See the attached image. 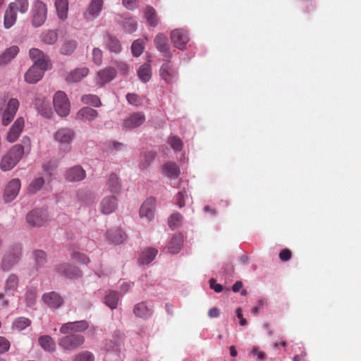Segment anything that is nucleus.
Segmentation results:
<instances>
[{"label":"nucleus","instance_id":"nucleus-23","mask_svg":"<svg viewBox=\"0 0 361 361\" xmlns=\"http://www.w3.org/2000/svg\"><path fill=\"white\" fill-rule=\"evenodd\" d=\"M34 105L43 117L50 118L51 116L52 111L49 103L44 97H36Z\"/></svg>","mask_w":361,"mask_h":361},{"label":"nucleus","instance_id":"nucleus-24","mask_svg":"<svg viewBox=\"0 0 361 361\" xmlns=\"http://www.w3.org/2000/svg\"><path fill=\"white\" fill-rule=\"evenodd\" d=\"M102 7L103 6L100 5L90 2L86 11L84 12L83 16L85 19L87 21H92L97 18L99 16L102 10Z\"/></svg>","mask_w":361,"mask_h":361},{"label":"nucleus","instance_id":"nucleus-41","mask_svg":"<svg viewBox=\"0 0 361 361\" xmlns=\"http://www.w3.org/2000/svg\"><path fill=\"white\" fill-rule=\"evenodd\" d=\"M145 18L152 27H156L158 25L159 20L157 15V12L154 8L152 6H147L145 12Z\"/></svg>","mask_w":361,"mask_h":361},{"label":"nucleus","instance_id":"nucleus-43","mask_svg":"<svg viewBox=\"0 0 361 361\" xmlns=\"http://www.w3.org/2000/svg\"><path fill=\"white\" fill-rule=\"evenodd\" d=\"M81 101L85 104H89L94 107H99L102 106L100 99L94 94H85L81 97Z\"/></svg>","mask_w":361,"mask_h":361},{"label":"nucleus","instance_id":"nucleus-60","mask_svg":"<svg viewBox=\"0 0 361 361\" xmlns=\"http://www.w3.org/2000/svg\"><path fill=\"white\" fill-rule=\"evenodd\" d=\"M14 117L15 114L4 111L1 119L2 125L5 126H8L12 121Z\"/></svg>","mask_w":361,"mask_h":361},{"label":"nucleus","instance_id":"nucleus-20","mask_svg":"<svg viewBox=\"0 0 361 361\" xmlns=\"http://www.w3.org/2000/svg\"><path fill=\"white\" fill-rule=\"evenodd\" d=\"M59 274L69 279H77L81 276L82 274L79 269L68 264H61L57 267Z\"/></svg>","mask_w":361,"mask_h":361},{"label":"nucleus","instance_id":"nucleus-42","mask_svg":"<svg viewBox=\"0 0 361 361\" xmlns=\"http://www.w3.org/2000/svg\"><path fill=\"white\" fill-rule=\"evenodd\" d=\"M119 300V295L116 291L110 290L106 295L104 301L106 305L111 309L116 308Z\"/></svg>","mask_w":361,"mask_h":361},{"label":"nucleus","instance_id":"nucleus-38","mask_svg":"<svg viewBox=\"0 0 361 361\" xmlns=\"http://www.w3.org/2000/svg\"><path fill=\"white\" fill-rule=\"evenodd\" d=\"M40 346L45 350L54 352L56 350V344L54 339L49 336H42L39 338Z\"/></svg>","mask_w":361,"mask_h":361},{"label":"nucleus","instance_id":"nucleus-55","mask_svg":"<svg viewBox=\"0 0 361 361\" xmlns=\"http://www.w3.org/2000/svg\"><path fill=\"white\" fill-rule=\"evenodd\" d=\"M126 99L129 102V104L138 106L142 104L141 98L136 94L134 93H128L126 94Z\"/></svg>","mask_w":361,"mask_h":361},{"label":"nucleus","instance_id":"nucleus-7","mask_svg":"<svg viewBox=\"0 0 361 361\" xmlns=\"http://www.w3.org/2000/svg\"><path fill=\"white\" fill-rule=\"evenodd\" d=\"M18 283L19 279L16 274H11L6 279L4 287V293H0V300H3L2 304L4 306L6 307L8 305V301L7 300H4V297H13L17 291Z\"/></svg>","mask_w":361,"mask_h":361},{"label":"nucleus","instance_id":"nucleus-63","mask_svg":"<svg viewBox=\"0 0 361 361\" xmlns=\"http://www.w3.org/2000/svg\"><path fill=\"white\" fill-rule=\"evenodd\" d=\"M36 294L35 290H30L26 293V300L29 305L34 303L35 300Z\"/></svg>","mask_w":361,"mask_h":361},{"label":"nucleus","instance_id":"nucleus-9","mask_svg":"<svg viewBox=\"0 0 361 361\" xmlns=\"http://www.w3.org/2000/svg\"><path fill=\"white\" fill-rule=\"evenodd\" d=\"M89 327V324L85 320L67 322L63 324L59 331L62 334H72L85 331Z\"/></svg>","mask_w":361,"mask_h":361},{"label":"nucleus","instance_id":"nucleus-54","mask_svg":"<svg viewBox=\"0 0 361 361\" xmlns=\"http://www.w3.org/2000/svg\"><path fill=\"white\" fill-rule=\"evenodd\" d=\"M182 219H183V216H181L180 214H179V213L173 214L171 216L169 221V226L172 229L178 227L182 221Z\"/></svg>","mask_w":361,"mask_h":361},{"label":"nucleus","instance_id":"nucleus-17","mask_svg":"<svg viewBox=\"0 0 361 361\" xmlns=\"http://www.w3.org/2000/svg\"><path fill=\"white\" fill-rule=\"evenodd\" d=\"M116 75V71L112 67H106L97 72V83L100 86L111 81Z\"/></svg>","mask_w":361,"mask_h":361},{"label":"nucleus","instance_id":"nucleus-57","mask_svg":"<svg viewBox=\"0 0 361 361\" xmlns=\"http://www.w3.org/2000/svg\"><path fill=\"white\" fill-rule=\"evenodd\" d=\"M188 198V195L185 189L180 191L177 194V197H176L177 204L178 205V207L180 208L183 207L185 204V200H187Z\"/></svg>","mask_w":361,"mask_h":361},{"label":"nucleus","instance_id":"nucleus-53","mask_svg":"<svg viewBox=\"0 0 361 361\" xmlns=\"http://www.w3.org/2000/svg\"><path fill=\"white\" fill-rule=\"evenodd\" d=\"M19 108V102L17 99L11 98L8 100L6 108L4 111L16 115Z\"/></svg>","mask_w":361,"mask_h":361},{"label":"nucleus","instance_id":"nucleus-4","mask_svg":"<svg viewBox=\"0 0 361 361\" xmlns=\"http://www.w3.org/2000/svg\"><path fill=\"white\" fill-rule=\"evenodd\" d=\"M55 111L61 117L67 116L70 113L71 104L66 94L63 91H58L53 98Z\"/></svg>","mask_w":361,"mask_h":361},{"label":"nucleus","instance_id":"nucleus-28","mask_svg":"<svg viewBox=\"0 0 361 361\" xmlns=\"http://www.w3.org/2000/svg\"><path fill=\"white\" fill-rule=\"evenodd\" d=\"M19 51V49L17 46H12L8 49H6L1 55H0V66L6 65L8 62H10Z\"/></svg>","mask_w":361,"mask_h":361},{"label":"nucleus","instance_id":"nucleus-16","mask_svg":"<svg viewBox=\"0 0 361 361\" xmlns=\"http://www.w3.org/2000/svg\"><path fill=\"white\" fill-rule=\"evenodd\" d=\"M47 68H42L41 66L32 65L25 73V80L28 83H36L43 76L44 71Z\"/></svg>","mask_w":361,"mask_h":361},{"label":"nucleus","instance_id":"nucleus-31","mask_svg":"<svg viewBox=\"0 0 361 361\" xmlns=\"http://www.w3.org/2000/svg\"><path fill=\"white\" fill-rule=\"evenodd\" d=\"M154 44L156 48L160 52H169V44L168 43V38L166 35L163 33H159L154 39Z\"/></svg>","mask_w":361,"mask_h":361},{"label":"nucleus","instance_id":"nucleus-58","mask_svg":"<svg viewBox=\"0 0 361 361\" xmlns=\"http://www.w3.org/2000/svg\"><path fill=\"white\" fill-rule=\"evenodd\" d=\"M71 258L78 262L87 264L90 262L89 258L84 254L80 252H73L71 255Z\"/></svg>","mask_w":361,"mask_h":361},{"label":"nucleus","instance_id":"nucleus-30","mask_svg":"<svg viewBox=\"0 0 361 361\" xmlns=\"http://www.w3.org/2000/svg\"><path fill=\"white\" fill-rule=\"evenodd\" d=\"M55 6L57 16L61 20H66L68 17V0H55Z\"/></svg>","mask_w":361,"mask_h":361},{"label":"nucleus","instance_id":"nucleus-33","mask_svg":"<svg viewBox=\"0 0 361 361\" xmlns=\"http://www.w3.org/2000/svg\"><path fill=\"white\" fill-rule=\"evenodd\" d=\"M158 253L157 250L152 247L144 250L139 259L140 264H149L152 262Z\"/></svg>","mask_w":361,"mask_h":361},{"label":"nucleus","instance_id":"nucleus-14","mask_svg":"<svg viewBox=\"0 0 361 361\" xmlns=\"http://www.w3.org/2000/svg\"><path fill=\"white\" fill-rule=\"evenodd\" d=\"M155 199L150 197L147 199L142 204L140 209V216L141 219H146L149 221L154 216Z\"/></svg>","mask_w":361,"mask_h":361},{"label":"nucleus","instance_id":"nucleus-59","mask_svg":"<svg viewBox=\"0 0 361 361\" xmlns=\"http://www.w3.org/2000/svg\"><path fill=\"white\" fill-rule=\"evenodd\" d=\"M124 27L129 32H133L137 29V23L133 19H127L124 22Z\"/></svg>","mask_w":361,"mask_h":361},{"label":"nucleus","instance_id":"nucleus-11","mask_svg":"<svg viewBox=\"0 0 361 361\" xmlns=\"http://www.w3.org/2000/svg\"><path fill=\"white\" fill-rule=\"evenodd\" d=\"M171 39L173 45L179 49H184L189 41L187 32L183 29H176L171 33Z\"/></svg>","mask_w":361,"mask_h":361},{"label":"nucleus","instance_id":"nucleus-18","mask_svg":"<svg viewBox=\"0 0 361 361\" xmlns=\"http://www.w3.org/2000/svg\"><path fill=\"white\" fill-rule=\"evenodd\" d=\"M42 300L48 307L53 309L60 307L63 302L61 296L54 291L44 293L42 295Z\"/></svg>","mask_w":361,"mask_h":361},{"label":"nucleus","instance_id":"nucleus-56","mask_svg":"<svg viewBox=\"0 0 361 361\" xmlns=\"http://www.w3.org/2000/svg\"><path fill=\"white\" fill-rule=\"evenodd\" d=\"M103 52L99 48H94L92 50V60L97 66L102 63Z\"/></svg>","mask_w":361,"mask_h":361},{"label":"nucleus","instance_id":"nucleus-62","mask_svg":"<svg viewBox=\"0 0 361 361\" xmlns=\"http://www.w3.org/2000/svg\"><path fill=\"white\" fill-rule=\"evenodd\" d=\"M292 257V252L290 250L285 248L283 249L279 253V258L283 262H287Z\"/></svg>","mask_w":361,"mask_h":361},{"label":"nucleus","instance_id":"nucleus-27","mask_svg":"<svg viewBox=\"0 0 361 361\" xmlns=\"http://www.w3.org/2000/svg\"><path fill=\"white\" fill-rule=\"evenodd\" d=\"M98 116V112L90 107H83L77 114V119L92 121Z\"/></svg>","mask_w":361,"mask_h":361},{"label":"nucleus","instance_id":"nucleus-40","mask_svg":"<svg viewBox=\"0 0 361 361\" xmlns=\"http://www.w3.org/2000/svg\"><path fill=\"white\" fill-rule=\"evenodd\" d=\"M137 75L143 82H148L152 76L151 66L148 63L142 65L137 71Z\"/></svg>","mask_w":361,"mask_h":361},{"label":"nucleus","instance_id":"nucleus-21","mask_svg":"<svg viewBox=\"0 0 361 361\" xmlns=\"http://www.w3.org/2000/svg\"><path fill=\"white\" fill-rule=\"evenodd\" d=\"M29 54L33 61V65L41 66L42 68H47L48 57L39 49L32 48L30 49Z\"/></svg>","mask_w":361,"mask_h":361},{"label":"nucleus","instance_id":"nucleus-6","mask_svg":"<svg viewBox=\"0 0 361 361\" xmlns=\"http://www.w3.org/2000/svg\"><path fill=\"white\" fill-rule=\"evenodd\" d=\"M178 70L169 60L164 63L159 69V75L167 84H173L178 79Z\"/></svg>","mask_w":361,"mask_h":361},{"label":"nucleus","instance_id":"nucleus-51","mask_svg":"<svg viewBox=\"0 0 361 361\" xmlns=\"http://www.w3.org/2000/svg\"><path fill=\"white\" fill-rule=\"evenodd\" d=\"M44 179L41 177L34 179L30 184L29 192L31 193H35L41 189L44 185Z\"/></svg>","mask_w":361,"mask_h":361},{"label":"nucleus","instance_id":"nucleus-13","mask_svg":"<svg viewBox=\"0 0 361 361\" xmlns=\"http://www.w3.org/2000/svg\"><path fill=\"white\" fill-rule=\"evenodd\" d=\"M145 121V116L142 112H135L129 115L124 121L123 126L124 128L130 130L137 128Z\"/></svg>","mask_w":361,"mask_h":361},{"label":"nucleus","instance_id":"nucleus-49","mask_svg":"<svg viewBox=\"0 0 361 361\" xmlns=\"http://www.w3.org/2000/svg\"><path fill=\"white\" fill-rule=\"evenodd\" d=\"M73 361H94V355L90 351H82L74 356Z\"/></svg>","mask_w":361,"mask_h":361},{"label":"nucleus","instance_id":"nucleus-12","mask_svg":"<svg viewBox=\"0 0 361 361\" xmlns=\"http://www.w3.org/2000/svg\"><path fill=\"white\" fill-rule=\"evenodd\" d=\"M20 188V181L18 178L10 180L6 185L4 193V199L6 202H11L18 195Z\"/></svg>","mask_w":361,"mask_h":361},{"label":"nucleus","instance_id":"nucleus-35","mask_svg":"<svg viewBox=\"0 0 361 361\" xmlns=\"http://www.w3.org/2000/svg\"><path fill=\"white\" fill-rule=\"evenodd\" d=\"M126 234L119 228L112 229L108 233V239L114 244H121L126 240Z\"/></svg>","mask_w":361,"mask_h":361},{"label":"nucleus","instance_id":"nucleus-37","mask_svg":"<svg viewBox=\"0 0 361 361\" xmlns=\"http://www.w3.org/2000/svg\"><path fill=\"white\" fill-rule=\"evenodd\" d=\"M105 46L111 52L119 53L121 51V45L118 39L110 35L106 36Z\"/></svg>","mask_w":361,"mask_h":361},{"label":"nucleus","instance_id":"nucleus-25","mask_svg":"<svg viewBox=\"0 0 361 361\" xmlns=\"http://www.w3.org/2000/svg\"><path fill=\"white\" fill-rule=\"evenodd\" d=\"M89 69L86 67L78 68L71 71L66 77L69 82H78L87 75Z\"/></svg>","mask_w":361,"mask_h":361},{"label":"nucleus","instance_id":"nucleus-39","mask_svg":"<svg viewBox=\"0 0 361 361\" xmlns=\"http://www.w3.org/2000/svg\"><path fill=\"white\" fill-rule=\"evenodd\" d=\"M40 38L44 44H54L58 39V33L56 30H45L41 34Z\"/></svg>","mask_w":361,"mask_h":361},{"label":"nucleus","instance_id":"nucleus-32","mask_svg":"<svg viewBox=\"0 0 361 361\" xmlns=\"http://www.w3.org/2000/svg\"><path fill=\"white\" fill-rule=\"evenodd\" d=\"M133 312L136 317L143 319L149 317L152 313L144 302L136 304L134 307Z\"/></svg>","mask_w":361,"mask_h":361},{"label":"nucleus","instance_id":"nucleus-3","mask_svg":"<svg viewBox=\"0 0 361 361\" xmlns=\"http://www.w3.org/2000/svg\"><path fill=\"white\" fill-rule=\"evenodd\" d=\"M22 255V247L19 244L11 246L6 251L1 263L4 271H8L20 260Z\"/></svg>","mask_w":361,"mask_h":361},{"label":"nucleus","instance_id":"nucleus-46","mask_svg":"<svg viewBox=\"0 0 361 361\" xmlns=\"http://www.w3.org/2000/svg\"><path fill=\"white\" fill-rule=\"evenodd\" d=\"M77 47V42L75 40H68L65 42L61 49L60 52L63 55H71Z\"/></svg>","mask_w":361,"mask_h":361},{"label":"nucleus","instance_id":"nucleus-36","mask_svg":"<svg viewBox=\"0 0 361 361\" xmlns=\"http://www.w3.org/2000/svg\"><path fill=\"white\" fill-rule=\"evenodd\" d=\"M106 186L111 192L118 194L121 188L118 177L114 173L111 174L106 183Z\"/></svg>","mask_w":361,"mask_h":361},{"label":"nucleus","instance_id":"nucleus-26","mask_svg":"<svg viewBox=\"0 0 361 361\" xmlns=\"http://www.w3.org/2000/svg\"><path fill=\"white\" fill-rule=\"evenodd\" d=\"M163 173L171 179H176L179 176L180 168L177 164L171 161L166 163L162 167Z\"/></svg>","mask_w":361,"mask_h":361},{"label":"nucleus","instance_id":"nucleus-45","mask_svg":"<svg viewBox=\"0 0 361 361\" xmlns=\"http://www.w3.org/2000/svg\"><path fill=\"white\" fill-rule=\"evenodd\" d=\"M31 324V321L26 317H20L15 319L12 324L13 329L22 331Z\"/></svg>","mask_w":361,"mask_h":361},{"label":"nucleus","instance_id":"nucleus-44","mask_svg":"<svg viewBox=\"0 0 361 361\" xmlns=\"http://www.w3.org/2000/svg\"><path fill=\"white\" fill-rule=\"evenodd\" d=\"M8 6L21 13H25L28 10L29 1L28 0H14Z\"/></svg>","mask_w":361,"mask_h":361},{"label":"nucleus","instance_id":"nucleus-64","mask_svg":"<svg viewBox=\"0 0 361 361\" xmlns=\"http://www.w3.org/2000/svg\"><path fill=\"white\" fill-rule=\"evenodd\" d=\"M115 65L116 66V67L118 68V69L122 74L126 75L128 73V66L126 63L121 62V61L116 62Z\"/></svg>","mask_w":361,"mask_h":361},{"label":"nucleus","instance_id":"nucleus-8","mask_svg":"<svg viewBox=\"0 0 361 361\" xmlns=\"http://www.w3.org/2000/svg\"><path fill=\"white\" fill-rule=\"evenodd\" d=\"M26 220L30 226L40 227L47 222L48 215L42 209H34L27 214Z\"/></svg>","mask_w":361,"mask_h":361},{"label":"nucleus","instance_id":"nucleus-52","mask_svg":"<svg viewBox=\"0 0 361 361\" xmlns=\"http://www.w3.org/2000/svg\"><path fill=\"white\" fill-rule=\"evenodd\" d=\"M143 50L144 45L141 39H137L133 43L131 46V51L135 56H140L143 52Z\"/></svg>","mask_w":361,"mask_h":361},{"label":"nucleus","instance_id":"nucleus-2","mask_svg":"<svg viewBox=\"0 0 361 361\" xmlns=\"http://www.w3.org/2000/svg\"><path fill=\"white\" fill-rule=\"evenodd\" d=\"M74 137L75 132L69 128H59L54 134V139L59 143L60 150L65 153L71 151Z\"/></svg>","mask_w":361,"mask_h":361},{"label":"nucleus","instance_id":"nucleus-29","mask_svg":"<svg viewBox=\"0 0 361 361\" xmlns=\"http://www.w3.org/2000/svg\"><path fill=\"white\" fill-rule=\"evenodd\" d=\"M183 235L180 233L174 235L169 243V251L172 254L179 252L183 245Z\"/></svg>","mask_w":361,"mask_h":361},{"label":"nucleus","instance_id":"nucleus-47","mask_svg":"<svg viewBox=\"0 0 361 361\" xmlns=\"http://www.w3.org/2000/svg\"><path fill=\"white\" fill-rule=\"evenodd\" d=\"M155 157L156 153L154 152L150 151L145 153L140 163V168L147 169L154 159Z\"/></svg>","mask_w":361,"mask_h":361},{"label":"nucleus","instance_id":"nucleus-48","mask_svg":"<svg viewBox=\"0 0 361 361\" xmlns=\"http://www.w3.org/2000/svg\"><path fill=\"white\" fill-rule=\"evenodd\" d=\"M33 256L37 267H42L47 262V255L42 250H35Z\"/></svg>","mask_w":361,"mask_h":361},{"label":"nucleus","instance_id":"nucleus-34","mask_svg":"<svg viewBox=\"0 0 361 361\" xmlns=\"http://www.w3.org/2000/svg\"><path fill=\"white\" fill-rule=\"evenodd\" d=\"M17 18L16 10L8 6L4 15V25L5 28L9 29L16 23Z\"/></svg>","mask_w":361,"mask_h":361},{"label":"nucleus","instance_id":"nucleus-5","mask_svg":"<svg viewBox=\"0 0 361 361\" xmlns=\"http://www.w3.org/2000/svg\"><path fill=\"white\" fill-rule=\"evenodd\" d=\"M85 343V337L78 334H66L59 340V345L65 350H74Z\"/></svg>","mask_w":361,"mask_h":361},{"label":"nucleus","instance_id":"nucleus-15","mask_svg":"<svg viewBox=\"0 0 361 361\" xmlns=\"http://www.w3.org/2000/svg\"><path fill=\"white\" fill-rule=\"evenodd\" d=\"M24 119L22 117L18 118L10 128L6 140L9 142H14L21 134L24 128Z\"/></svg>","mask_w":361,"mask_h":361},{"label":"nucleus","instance_id":"nucleus-10","mask_svg":"<svg viewBox=\"0 0 361 361\" xmlns=\"http://www.w3.org/2000/svg\"><path fill=\"white\" fill-rule=\"evenodd\" d=\"M47 8L45 4L41 1L35 3L32 25L35 27L41 26L47 19Z\"/></svg>","mask_w":361,"mask_h":361},{"label":"nucleus","instance_id":"nucleus-22","mask_svg":"<svg viewBox=\"0 0 361 361\" xmlns=\"http://www.w3.org/2000/svg\"><path fill=\"white\" fill-rule=\"evenodd\" d=\"M118 207V200L114 196H107L100 203V210L104 214L114 212Z\"/></svg>","mask_w":361,"mask_h":361},{"label":"nucleus","instance_id":"nucleus-61","mask_svg":"<svg viewBox=\"0 0 361 361\" xmlns=\"http://www.w3.org/2000/svg\"><path fill=\"white\" fill-rule=\"evenodd\" d=\"M10 342L4 337L0 336V354L8 350Z\"/></svg>","mask_w":361,"mask_h":361},{"label":"nucleus","instance_id":"nucleus-1","mask_svg":"<svg viewBox=\"0 0 361 361\" xmlns=\"http://www.w3.org/2000/svg\"><path fill=\"white\" fill-rule=\"evenodd\" d=\"M24 154V147L21 145H15L1 158L0 168L4 171H10L20 161Z\"/></svg>","mask_w":361,"mask_h":361},{"label":"nucleus","instance_id":"nucleus-50","mask_svg":"<svg viewBox=\"0 0 361 361\" xmlns=\"http://www.w3.org/2000/svg\"><path fill=\"white\" fill-rule=\"evenodd\" d=\"M168 142L174 150L180 151L183 149V143L180 138L176 135L170 136L168 138Z\"/></svg>","mask_w":361,"mask_h":361},{"label":"nucleus","instance_id":"nucleus-19","mask_svg":"<svg viewBox=\"0 0 361 361\" xmlns=\"http://www.w3.org/2000/svg\"><path fill=\"white\" fill-rule=\"evenodd\" d=\"M86 176L85 171L80 166H75L66 172V179L70 182H78L83 180Z\"/></svg>","mask_w":361,"mask_h":361}]
</instances>
